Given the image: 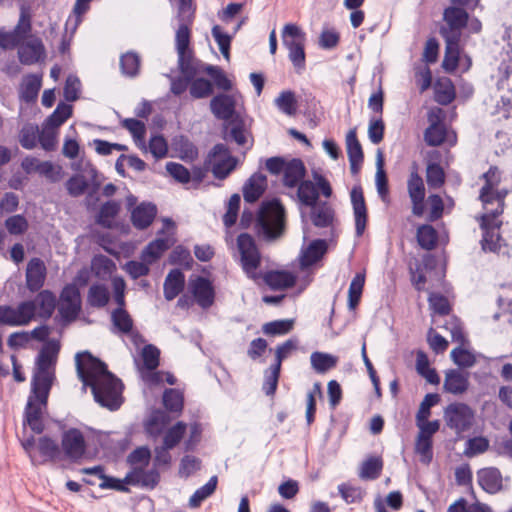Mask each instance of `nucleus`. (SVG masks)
Listing matches in <instances>:
<instances>
[{
  "instance_id": "obj_30",
  "label": "nucleus",
  "mask_w": 512,
  "mask_h": 512,
  "mask_svg": "<svg viewBox=\"0 0 512 512\" xmlns=\"http://www.w3.org/2000/svg\"><path fill=\"white\" fill-rule=\"evenodd\" d=\"M327 243L323 239L312 241L301 256V266L304 268L316 264L327 252Z\"/></svg>"
},
{
  "instance_id": "obj_63",
  "label": "nucleus",
  "mask_w": 512,
  "mask_h": 512,
  "mask_svg": "<svg viewBox=\"0 0 512 512\" xmlns=\"http://www.w3.org/2000/svg\"><path fill=\"white\" fill-rule=\"evenodd\" d=\"M169 263L172 265H182L187 269L191 268L193 263L190 251L183 246H176L169 256Z\"/></svg>"
},
{
  "instance_id": "obj_22",
  "label": "nucleus",
  "mask_w": 512,
  "mask_h": 512,
  "mask_svg": "<svg viewBox=\"0 0 512 512\" xmlns=\"http://www.w3.org/2000/svg\"><path fill=\"white\" fill-rule=\"evenodd\" d=\"M157 214V208L152 203L143 202L131 212V222L139 230L148 228Z\"/></svg>"
},
{
  "instance_id": "obj_62",
  "label": "nucleus",
  "mask_w": 512,
  "mask_h": 512,
  "mask_svg": "<svg viewBox=\"0 0 512 512\" xmlns=\"http://www.w3.org/2000/svg\"><path fill=\"white\" fill-rule=\"evenodd\" d=\"M212 36L217 42L219 49L223 55V57L229 61L230 60V46L232 37L227 33H224L219 25H215L212 28Z\"/></svg>"
},
{
  "instance_id": "obj_34",
  "label": "nucleus",
  "mask_w": 512,
  "mask_h": 512,
  "mask_svg": "<svg viewBox=\"0 0 512 512\" xmlns=\"http://www.w3.org/2000/svg\"><path fill=\"white\" fill-rule=\"evenodd\" d=\"M41 84V76L36 74L27 75L21 85V98L27 103L36 100Z\"/></svg>"
},
{
  "instance_id": "obj_42",
  "label": "nucleus",
  "mask_w": 512,
  "mask_h": 512,
  "mask_svg": "<svg viewBox=\"0 0 512 512\" xmlns=\"http://www.w3.org/2000/svg\"><path fill=\"white\" fill-rule=\"evenodd\" d=\"M120 204L114 200L105 202L97 215V223L103 227L110 228L112 220L118 215Z\"/></svg>"
},
{
  "instance_id": "obj_25",
  "label": "nucleus",
  "mask_w": 512,
  "mask_h": 512,
  "mask_svg": "<svg viewBox=\"0 0 512 512\" xmlns=\"http://www.w3.org/2000/svg\"><path fill=\"white\" fill-rule=\"evenodd\" d=\"M306 175V168L301 159L294 158L286 163L283 170V184L286 187L294 188L298 186Z\"/></svg>"
},
{
  "instance_id": "obj_39",
  "label": "nucleus",
  "mask_w": 512,
  "mask_h": 512,
  "mask_svg": "<svg viewBox=\"0 0 512 512\" xmlns=\"http://www.w3.org/2000/svg\"><path fill=\"white\" fill-rule=\"evenodd\" d=\"M297 196L305 206H315L319 197L316 185L310 180H304L298 185Z\"/></svg>"
},
{
  "instance_id": "obj_43",
  "label": "nucleus",
  "mask_w": 512,
  "mask_h": 512,
  "mask_svg": "<svg viewBox=\"0 0 512 512\" xmlns=\"http://www.w3.org/2000/svg\"><path fill=\"white\" fill-rule=\"evenodd\" d=\"M189 93L194 99H203L214 93L213 84L206 78H193L190 82Z\"/></svg>"
},
{
  "instance_id": "obj_48",
  "label": "nucleus",
  "mask_w": 512,
  "mask_h": 512,
  "mask_svg": "<svg viewBox=\"0 0 512 512\" xmlns=\"http://www.w3.org/2000/svg\"><path fill=\"white\" fill-rule=\"evenodd\" d=\"M446 137L445 127L439 122H432L424 132V140L428 146H440Z\"/></svg>"
},
{
  "instance_id": "obj_10",
  "label": "nucleus",
  "mask_w": 512,
  "mask_h": 512,
  "mask_svg": "<svg viewBox=\"0 0 512 512\" xmlns=\"http://www.w3.org/2000/svg\"><path fill=\"white\" fill-rule=\"evenodd\" d=\"M237 246L243 271L250 279H259L261 274L257 270L261 264V255L254 238L248 233H241L237 237Z\"/></svg>"
},
{
  "instance_id": "obj_7",
  "label": "nucleus",
  "mask_w": 512,
  "mask_h": 512,
  "mask_svg": "<svg viewBox=\"0 0 512 512\" xmlns=\"http://www.w3.org/2000/svg\"><path fill=\"white\" fill-rule=\"evenodd\" d=\"M443 419L450 430L458 437H462L474 425L475 412L466 403L454 402L445 407Z\"/></svg>"
},
{
  "instance_id": "obj_9",
  "label": "nucleus",
  "mask_w": 512,
  "mask_h": 512,
  "mask_svg": "<svg viewBox=\"0 0 512 512\" xmlns=\"http://www.w3.org/2000/svg\"><path fill=\"white\" fill-rule=\"evenodd\" d=\"M238 160L225 144L218 143L209 151L204 165L216 179L223 180L236 168Z\"/></svg>"
},
{
  "instance_id": "obj_20",
  "label": "nucleus",
  "mask_w": 512,
  "mask_h": 512,
  "mask_svg": "<svg viewBox=\"0 0 512 512\" xmlns=\"http://www.w3.org/2000/svg\"><path fill=\"white\" fill-rule=\"evenodd\" d=\"M347 155L350 163V170L353 175L357 174L364 160L362 146L357 138L356 129H351L346 135Z\"/></svg>"
},
{
  "instance_id": "obj_58",
  "label": "nucleus",
  "mask_w": 512,
  "mask_h": 512,
  "mask_svg": "<svg viewBox=\"0 0 512 512\" xmlns=\"http://www.w3.org/2000/svg\"><path fill=\"white\" fill-rule=\"evenodd\" d=\"M141 356L144 367L147 370L153 371L159 366L160 350L156 346L152 344L145 345L142 349Z\"/></svg>"
},
{
  "instance_id": "obj_28",
  "label": "nucleus",
  "mask_w": 512,
  "mask_h": 512,
  "mask_svg": "<svg viewBox=\"0 0 512 512\" xmlns=\"http://www.w3.org/2000/svg\"><path fill=\"white\" fill-rule=\"evenodd\" d=\"M469 386L468 375L459 370L451 369L445 374L443 388L446 392L459 395L467 391Z\"/></svg>"
},
{
  "instance_id": "obj_35",
  "label": "nucleus",
  "mask_w": 512,
  "mask_h": 512,
  "mask_svg": "<svg viewBox=\"0 0 512 512\" xmlns=\"http://www.w3.org/2000/svg\"><path fill=\"white\" fill-rule=\"evenodd\" d=\"M311 207V220L316 227L325 228L332 224L334 219V211L327 203L324 202L320 205Z\"/></svg>"
},
{
  "instance_id": "obj_46",
  "label": "nucleus",
  "mask_w": 512,
  "mask_h": 512,
  "mask_svg": "<svg viewBox=\"0 0 512 512\" xmlns=\"http://www.w3.org/2000/svg\"><path fill=\"white\" fill-rule=\"evenodd\" d=\"M376 166H377V171H376L377 192L382 199H385V197L389 193V188H388V178H387L386 172L384 170V156H383V153L381 150L377 151Z\"/></svg>"
},
{
  "instance_id": "obj_59",
  "label": "nucleus",
  "mask_w": 512,
  "mask_h": 512,
  "mask_svg": "<svg viewBox=\"0 0 512 512\" xmlns=\"http://www.w3.org/2000/svg\"><path fill=\"white\" fill-rule=\"evenodd\" d=\"M192 22H181L175 37L177 54H183V51L191 50L190 45V29L188 27Z\"/></svg>"
},
{
  "instance_id": "obj_55",
  "label": "nucleus",
  "mask_w": 512,
  "mask_h": 512,
  "mask_svg": "<svg viewBox=\"0 0 512 512\" xmlns=\"http://www.w3.org/2000/svg\"><path fill=\"white\" fill-rule=\"evenodd\" d=\"M183 395L178 390L166 389L163 394V405L170 412H181L183 409Z\"/></svg>"
},
{
  "instance_id": "obj_11",
  "label": "nucleus",
  "mask_w": 512,
  "mask_h": 512,
  "mask_svg": "<svg viewBox=\"0 0 512 512\" xmlns=\"http://www.w3.org/2000/svg\"><path fill=\"white\" fill-rule=\"evenodd\" d=\"M34 318L35 303L32 301H22L17 306L0 305V326H26Z\"/></svg>"
},
{
  "instance_id": "obj_1",
  "label": "nucleus",
  "mask_w": 512,
  "mask_h": 512,
  "mask_svg": "<svg viewBox=\"0 0 512 512\" xmlns=\"http://www.w3.org/2000/svg\"><path fill=\"white\" fill-rule=\"evenodd\" d=\"M75 363L78 377L84 386L91 388L95 401L111 411L117 410L122 404L120 379L88 351L77 353Z\"/></svg>"
},
{
  "instance_id": "obj_31",
  "label": "nucleus",
  "mask_w": 512,
  "mask_h": 512,
  "mask_svg": "<svg viewBox=\"0 0 512 512\" xmlns=\"http://www.w3.org/2000/svg\"><path fill=\"white\" fill-rule=\"evenodd\" d=\"M110 300L108 288L102 283H94L89 287L87 303L93 308H103Z\"/></svg>"
},
{
  "instance_id": "obj_16",
  "label": "nucleus",
  "mask_w": 512,
  "mask_h": 512,
  "mask_svg": "<svg viewBox=\"0 0 512 512\" xmlns=\"http://www.w3.org/2000/svg\"><path fill=\"white\" fill-rule=\"evenodd\" d=\"M353 208L355 231L357 236H362L368 222V211L361 186H354L350 192Z\"/></svg>"
},
{
  "instance_id": "obj_21",
  "label": "nucleus",
  "mask_w": 512,
  "mask_h": 512,
  "mask_svg": "<svg viewBox=\"0 0 512 512\" xmlns=\"http://www.w3.org/2000/svg\"><path fill=\"white\" fill-rule=\"evenodd\" d=\"M260 277L271 290H284L296 284V276L289 271L271 270Z\"/></svg>"
},
{
  "instance_id": "obj_29",
  "label": "nucleus",
  "mask_w": 512,
  "mask_h": 512,
  "mask_svg": "<svg viewBox=\"0 0 512 512\" xmlns=\"http://www.w3.org/2000/svg\"><path fill=\"white\" fill-rule=\"evenodd\" d=\"M35 303V313L38 310V315L41 318L49 319L56 307V296L50 290H41L34 300H31Z\"/></svg>"
},
{
  "instance_id": "obj_47",
  "label": "nucleus",
  "mask_w": 512,
  "mask_h": 512,
  "mask_svg": "<svg viewBox=\"0 0 512 512\" xmlns=\"http://www.w3.org/2000/svg\"><path fill=\"white\" fill-rule=\"evenodd\" d=\"M274 102L277 108L284 114L289 116L296 114L297 100L293 91H282Z\"/></svg>"
},
{
  "instance_id": "obj_17",
  "label": "nucleus",
  "mask_w": 512,
  "mask_h": 512,
  "mask_svg": "<svg viewBox=\"0 0 512 512\" xmlns=\"http://www.w3.org/2000/svg\"><path fill=\"white\" fill-rule=\"evenodd\" d=\"M47 268L44 261L34 257L29 260L26 267V287L30 292H37L44 286Z\"/></svg>"
},
{
  "instance_id": "obj_6",
  "label": "nucleus",
  "mask_w": 512,
  "mask_h": 512,
  "mask_svg": "<svg viewBox=\"0 0 512 512\" xmlns=\"http://www.w3.org/2000/svg\"><path fill=\"white\" fill-rule=\"evenodd\" d=\"M50 390L51 388H47L45 394L44 387L31 386V393L24 412V423L36 434H41L44 431L42 414L47 407Z\"/></svg>"
},
{
  "instance_id": "obj_12",
  "label": "nucleus",
  "mask_w": 512,
  "mask_h": 512,
  "mask_svg": "<svg viewBox=\"0 0 512 512\" xmlns=\"http://www.w3.org/2000/svg\"><path fill=\"white\" fill-rule=\"evenodd\" d=\"M82 301L80 290L75 284H67L63 287L59 297V314L66 322L77 319L81 312Z\"/></svg>"
},
{
  "instance_id": "obj_44",
  "label": "nucleus",
  "mask_w": 512,
  "mask_h": 512,
  "mask_svg": "<svg viewBox=\"0 0 512 512\" xmlns=\"http://www.w3.org/2000/svg\"><path fill=\"white\" fill-rule=\"evenodd\" d=\"M72 106L66 103H59L53 113L46 119L45 125L48 128H59L72 115Z\"/></svg>"
},
{
  "instance_id": "obj_27",
  "label": "nucleus",
  "mask_w": 512,
  "mask_h": 512,
  "mask_svg": "<svg viewBox=\"0 0 512 512\" xmlns=\"http://www.w3.org/2000/svg\"><path fill=\"white\" fill-rule=\"evenodd\" d=\"M185 287V275L179 269H172L163 284L164 297L167 301L175 299Z\"/></svg>"
},
{
  "instance_id": "obj_23",
  "label": "nucleus",
  "mask_w": 512,
  "mask_h": 512,
  "mask_svg": "<svg viewBox=\"0 0 512 512\" xmlns=\"http://www.w3.org/2000/svg\"><path fill=\"white\" fill-rule=\"evenodd\" d=\"M478 483L487 493L495 494L502 489V475L498 468L489 467L478 471Z\"/></svg>"
},
{
  "instance_id": "obj_13",
  "label": "nucleus",
  "mask_w": 512,
  "mask_h": 512,
  "mask_svg": "<svg viewBox=\"0 0 512 512\" xmlns=\"http://www.w3.org/2000/svg\"><path fill=\"white\" fill-rule=\"evenodd\" d=\"M407 191L412 203V213L417 217H422L425 212L424 199L426 190L422 177L418 173V166L413 163L411 172L407 181Z\"/></svg>"
},
{
  "instance_id": "obj_8",
  "label": "nucleus",
  "mask_w": 512,
  "mask_h": 512,
  "mask_svg": "<svg viewBox=\"0 0 512 512\" xmlns=\"http://www.w3.org/2000/svg\"><path fill=\"white\" fill-rule=\"evenodd\" d=\"M496 214V210L488 209L477 217L480 228L482 230V239L480 241L481 248L484 252H498L500 250L501 235L499 230L502 226L500 216Z\"/></svg>"
},
{
  "instance_id": "obj_36",
  "label": "nucleus",
  "mask_w": 512,
  "mask_h": 512,
  "mask_svg": "<svg viewBox=\"0 0 512 512\" xmlns=\"http://www.w3.org/2000/svg\"><path fill=\"white\" fill-rule=\"evenodd\" d=\"M382 469V458L379 456H370L362 463L359 477L363 480H375L381 475Z\"/></svg>"
},
{
  "instance_id": "obj_51",
  "label": "nucleus",
  "mask_w": 512,
  "mask_h": 512,
  "mask_svg": "<svg viewBox=\"0 0 512 512\" xmlns=\"http://www.w3.org/2000/svg\"><path fill=\"white\" fill-rule=\"evenodd\" d=\"M120 67L124 75L135 77L140 69V57L135 52H127L120 58Z\"/></svg>"
},
{
  "instance_id": "obj_52",
  "label": "nucleus",
  "mask_w": 512,
  "mask_h": 512,
  "mask_svg": "<svg viewBox=\"0 0 512 512\" xmlns=\"http://www.w3.org/2000/svg\"><path fill=\"white\" fill-rule=\"evenodd\" d=\"M289 50V59L297 70H302L305 67V50L304 42H286L284 45Z\"/></svg>"
},
{
  "instance_id": "obj_57",
  "label": "nucleus",
  "mask_w": 512,
  "mask_h": 512,
  "mask_svg": "<svg viewBox=\"0 0 512 512\" xmlns=\"http://www.w3.org/2000/svg\"><path fill=\"white\" fill-rule=\"evenodd\" d=\"M186 432V424L183 422H177L164 435L163 444L167 448H174L182 440Z\"/></svg>"
},
{
  "instance_id": "obj_24",
  "label": "nucleus",
  "mask_w": 512,
  "mask_h": 512,
  "mask_svg": "<svg viewBox=\"0 0 512 512\" xmlns=\"http://www.w3.org/2000/svg\"><path fill=\"white\" fill-rule=\"evenodd\" d=\"M37 450L39 454L38 461L33 465H43L47 462H55L60 456V448L56 441L48 436L40 437L37 441Z\"/></svg>"
},
{
  "instance_id": "obj_45",
  "label": "nucleus",
  "mask_w": 512,
  "mask_h": 512,
  "mask_svg": "<svg viewBox=\"0 0 512 512\" xmlns=\"http://www.w3.org/2000/svg\"><path fill=\"white\" fill-rule=\"evenodd\" d=\"M217 483H218L217 476H212L205 485L198 488L189 499L190 507H192V508L199 507L205 499H207L209 496H211L215 492Z\"/></svg>"
},
{
  "instance_id": "obj_19",
  "label": "nucleus",
  "mask_w": 512,
  "mask_h": 512,
  "mask_svg": "<svg viewBox=\"0 0 512 512\" xmlns=\"http://www.w3.org/2000/svg\"><path fill=\"white\" fill-rule=\"evenodd\" d=\"M19 61L24 65L39 62L45 55V48L38 38L22 43L18 46Z\"/></svg>"
},
{
  "instance_id": "obj_32",
  "label": "nucleus",
  "mask_w": 512,
  "mask_h": 512,
  "mask_svg": "<svg viewBox=\"0 0 512 512\" xmlns=\"http://www.w3.org/2000/svg\"><path fill=\"white\" fill-rule=\"evenodd\" d=\"M171 246L169 238H157L150 242L142 252V259L152 263L159 259Z\"/></svg>"
},
{
  "instance_id": "obj_40",
  "label": "nucleus",
  "mask_w": 512,
  "mask_h": 512,
  "mask_svg": "<svg viewBox=\"0 0 512 512\" xmlns=\"http://www.w3.org/2000/svg\"><path fill=\"white\" fill-rule=\"evenodd\" d=\"M178 65L182 76L192 80L199 72L198 62L194 59L191 50L178 54Z\"/></svg>"
},
{
  "instance_id": "obj_60",
  "label": "nucleus",
  "mask_w": 512,
  "mask_h": 512,
  "mask_svg": "<svg viewBox=\"0 0 512 512\" xmlns=\"http://www.w3.org/2000/svg\"><path fill=\"white\" fill-rule=\"evenodd\" d=\"M415 452L420 456L423 464H429L433 459V442L432 439H425L417 436L415 443Z\"/></svg>"
},
{
  "instance_id": "obj_5",
  "label": "nucleus",
  "mask_w": 512,
  "mask_h": 512,
  "mask_svg": "<svg viewBox=\"0 0 512 512\" xmlns=\"http://www.w3.org/2000/svg\"><path fill=\"white\" fill-rule=\"evenodd\" d=\"M59 349V345L56 342H50L40 350L36 359V369L32 377L31 386L44 387L45 393L47 388L52 387L54 367L57 362Z\"/></svg>"
},
{
  "instance_id": "obj_41",
  "label": "nucleus",
  "mask_w": 512,
  "mask_h": 512,
  "mask_svg": "<svg viewBox=\"0 0 512 512\" xmlns=\"http://www.w3.org/2000/svg\"><path fill=\"white\" fill-rule=\"evenodd\" d=\"M416 238L419 246L425 250L434 249L438 241L437 231L428 224L418 227Z\"/></svg>"
},
{
  "instance_id": "obj_2",
  "label": "nucleus",
  "mask_w": 512,
  "mask_h": 512,
  "mask_svg": "<svg viewBox=\"0 0 512 512\" xmlns=\"http://www.w3.org/2000/svg\"><path fill=\"white\" fill-rule=\"evenodd\" d=\"M469 15L459 7H447L443 12V19L449 26V31L445 28L441 29V35L446 42V51L443 65L455 69L459 61V41L460 31L467 26Z\"/></svg>"
},
{
  "instance_id": "obj_4",
  "label": "nucleus",
  "mask_w": 512,
  "mask_h": 512,
  "mask_svg": "<svg viewBox=\"0 0 512 512\" xmlns=\"http://www.w3.org/2000/svg\"><path fill=\"white\" fill-rule=\"evenodd\" d=\"M481 178L484 180V185L480 189L479 200L483 209H493L496 210V214H503L508 191L499 188L501 171L497 166H491Z\"/></svg>"
},
{
  "instance_id": "obj_15",
  "label": "nucleus",
  "mask_w": 512,
  "mask_h": 512,
  "mask_svg": "<svg viewBox=\"0 0 512 512\" xmlns=\"http://www.w3.org/2000/svg\"><path fill=\"white\" fill-rule=\"evenodd\" d=\"M189 291L202 309L210 308L215 302V289L208 278L197 276L190 280Z\"/></svg>"
},
{
  "instance_id": "obj_33",
  "label": "nucleus",
  "mask_w": 512,
  "mask_h": 512,
  "mask_svg": "<svg viewBox=\"0 0 512 512\" xmlns=\"http://www.w3.org/2000/svg\"><path fill=\"white\" fill-rule=\"evenodd\" d=\"M365 272H358L352 279L348 290V307L350 310L356 309L359 305L365 285Z\"/></svg>"
},
{
  "instance_id": "obj_14",
  "label": "nucleus",
  "mask_w": 512,
  "mask_h": 512,
  "mask_svg": "<svg viewBox=\"0 0 512 512\" xmlns=\"http://www.w3.org/2000/svg\"><path fill=\"white\" fill-rule=\"evenodd\" d=\"M62 450L69 460L77 462L86 454V441L83 433L77 428H70L62 434Z\"/></svg>"
},
{
  "instance_id": "obj_61",
  "label": "nucleus",
  "mask_w": 512,
  "mask_h": 512,
  "mask_svg": "<svg viewBox=\"0 0 512 512\" xmlns=\"http://www.w3.org/2000/svg\"><path fill=\"white\" fill-rule=\"evenodd\" d=\"M426 180L430 187L439 188L445 181V173L438 163H429L426 169Z\"/></svg>"
},
{
  "instance_id": "obj_53",
  "label": "nucleus",
  "mask_w": 512,
  "mask_h": 512,
  "mask_svg": "<svg viewBox=\"0 0 512 512\" xmlns=\"http://www.w3.org/2000/svg\"><path fill=\"white\" fill-rule=\"evenodd\" d=\"M203 71L213 79L214 84L218 89L223 91H230L232 89L233 84L231 80L228 79L220 67L207 65Z\"/></svg>"
},
{
  "instance_id": "obj_64",
  "label": "nucleus",
  "mask_w": 512,
  "mask_h": 512,
  "mask_svg": "<svg viewBox=\"0 0 512 512\" xmlns=\"http://www.w3.org/2000/svg\"><path fill=\"white\" fill-rule=\"evenodd\" d=\"M28 221L23 215H13L5 220V227L11 235H22L28 229Z\"/></svg>"
},
{
  "instance_id": "obj_56",
  "label": "nucleus",
  "mask_w": 512,
  "mask_h": 512,
  "mask_svg": "<svg viewBox=\"0 0 512 512\" xmlns=\"http://www.w3.org/2000/svg\"><path fill=\"white\" fill-rule=\"evenodd\" d=\"M435 97L441 105H448L454 101L456 93L451 80L447 79L444 83H439L436 86Z\"/></svg>"
},
{
  "instance_id": "obj_38",
  "label": "nucleus",
  "mask_w": 512,
  "mask_h": 512,
  "mask_svg": "<svg viewBox=\"0 0 512 512\" xmlns=\"http://www.w3.org/2000/svg\"><path fill=\"white\" fill-rule=\"evenodd\" d=\"M310 360L313 369L321 374L335 368L338 363V357L323 352H313Z\"/></svg>"
},
{
  "instance_id": "obj_37",
  "label": "nucleus",
  "mask_w": 512,
  "mask_h": 512,
  "mask_svg": "<svg viewBox=\"0 0 512 512\" xmlns=\"http://www.w3.org/2000/svg\"><path fill=\"white\" fill-rule=\"evenodd\" d=\"M416 370L417 373L425 378L430 384L438 385L440 383V377L434 368L430 367V363L427 355L420 351L416 358Z\"/></svg>"
},
{
  "instance_id": "obj_26",
  "label": "nucleus",
  "mask_w": 512,
  "mask_h": 512,
  "mask_svg": "<svg viewBox=\"0 0 512 512\" xmlns=\"http://www.w3.org/2000/svg\"><path fill=\"white\" fill-rule=\"evenodd\" d=\"M267 178L261 173H254L243 187V197L248 203L256 202L265 192Z\"/></svg>"
},
{
  "instance_id": "obj_54",
  "label": "nucleus",
  "mask_w": 512,
  "mask_h": 512,
  "mask_svg": "<svg viewBox=\"0 0 512 512\" xmlns=\"http://www.w3.org/2000/svg\"><path fill=\"white\" fill-rule=\"evenodd\" d=\"M293 320H275L267 322L262 326L265 335L276 336L285 335L293 329Z\"/></svg>"
},
{
  "instance_id": "obj_3",
  "label": "nucleus",
  "mask_w": 512,
  "mask_h": 512,
  "mask_svg": "<svg viewBox=\"0 0 512 512\" xmlns=\"http://www.w3.org/2000/svg\"><path fill=\"white\" fill-rule=\"evenodd\" d=\"M258 236L267 241L281 237L285 230V209L278 199L263 202L256 219Z\"/></svg>"
},
{
  "instance_id": "obj_18",
  "label": "nucleus",
  "mask_w": 512,
  "mask_h": 512,
  "mask_svg": "<svg viewBox=\"0 0 512 512\" xmlns=\"http://www.w3.org/2000/svg\"><path fill=\"white\" fill-rule=\"evenodd\" d=\"M210 110L215 118L223 121L231 120L236 113L234 95L219 93L210 100Z\"/></svg>"
},
{
  "instance_id": "obj_50",
  "label": "nucleus",
  "mask_w": 512,
  "mask_h": 512,
  "mask_svg": "<svg viewBox=\"0 0 512 512\" xmlns=\"http://www.w3.org/2000/svg\"><path fill=\"white\" fill-rule=\"evenodd\" d=\"M168 423V416L164 411L156 410L153 411L149 419L146 422V431L154 436L162 433Z\"/></svg>"
},
{
  "instance_id": "obj_49",
  "label": "nucleus",
  "mask_w": 512,
  "mask_h": 512,
  "mask_svg": "<svg viewBox=\"0 0 512 512\" xmlns=\"http://www.w3.org/2000/svg\"><path fill=\"white\" fill-rule=\"evenodd\" d=\"M113 326L121 333L128 334L133 328V320L124 308H116L111 314Z\"/></svg>"
}]
</instances>
